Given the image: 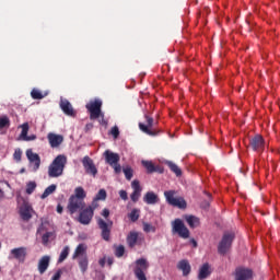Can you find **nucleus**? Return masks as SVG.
<instances>
[{
    "instance_id": "38",
    "label": "nucleus",
    "mask_w": 280,
    "mask_h": 280,
    "mask_svg": "<svg viewBox=\"0 0 280 280\" xmlns=\"http://www.w3.org/2000/svg\"><path fill=\"white\" fill-rule=\"evenodd\" d=\"M36 189V182H30L26 185V194L28 196H32V194H34V190Z\"/></svg>"
},
{
    "instance_id": "58",
    "label": "nucleus",
    "mask_w": 280,
    "mask_h": 280,
    "mask_svg": "<svg viewBox=\"0 0 280 280\" xmlns=\"http://www.w3.org/2000/svg\"><path fill=\"white\" fill-rule=\"evenodd\" d=\"M206 207H209V202H206Z\"/></svg>"
},
{
    "instance_id": "15",
    "label": "nucleus",
    "mask_w": 280,
    "mask_h": 280,
    "mask_svg": "<svg viewBox=\"0 0 280 280\" xmlns=\"http://www.w3.org/2000/svg\"><path fill=\"white\" fill-rule=\"evenodd\" d=\"M47 139L50 148H60V145H62V142L65 141V137H62V135H57L54 132H49L47 135Z\"/></svg>"
},
{
    "instance_id": "11",
    "label": "nucleus",
    "mask_w": 280,
    "mask_h": 280,
    "mask_svg": "<svg viewBox=\"0 0 280 280\" xmlns=\"http://www.w3.org/2000/svg\"><path fill=\"white\" fill-rule=\"evenodd\" d=\"M93 215H95L93 210L91 208L84 207L82 210H80L78 222L86 226L90 222H92Z\"/></svg>"
},
{
    "instance_id": "43",
    "label": "nucleus",
    "mask_w": 280,
    "mask_h": 280,
    "mask_svg": "<svg viewBox=\"0 0 280 280\" xmlns=\"http://www.w3.org/2000/svg\"><path fill=\"white\" fill-rule=\"evenodd\" d=\"M106 197H107L106 189H100L94 198L96 200H106Z\"/></svg>"
},
{
    "instance_id": "32",
    "label": "nucleus",
    "mask_w": 280,
    "mask_h": 280,
    "mask_svg": "<svg viewBox=\"0 0 280 280\" xmlns=\"http://www.w3.org/2000/svg\"><path fill=\"white\" fill-rule=\"evenodd\" d=\"M79 267L81 272H86V270H89V257L86 255L79 258Z\"/></svg>"
},
{
    "instance_id": "33",
    "label": "nucleus",
    "mask_w": 280,
    "mask_h": 280,
    "mask_svg": "<svg viewBox=\"0 0 280 280\" xmlns=\"http://www.w3.org/2000/svg\"><path fill=\"white\" fill-rule=\"evenodd\" d=\"M57 186L56 184H51L50 186H48L44 192L42 194L40 198L42 200H45V198H48V196H51V194H54V191H56Z\"/></svg>"
},
{
    "instance_id": "9",
    "label": "nucleus",
    "mask_w": 280,
    "mask_h": 280,
    "mask_svg": "<svg viewBox=\"0 0 280 280\" xmlns=\"http://www.w3.org/2000/svg\"><path fill=\"white\" fill-rule=\"evenodd\" d=\"M84 207H86V202L84 200L77 199L74 197L69 198L67 209L70 215H73V213H78V211H82Z\"/></svg>"
},
{
    "instance_id": "49",
    "label": "nucleus",
    "mask_w": 280,
    "mask_h": 280,
    "mask_svg": "<svg viewBox=\"0 0 280 280\" xmlns=\"http://www.w3.org/2000/svg\"><path fill=\"white\" fill-rule=\"evenodd\" d=\"M60 277H62V271H57V272L52 276L51 280H60Z\"/></svg>"
},
{
    "instance_id": "35",
    "label": "nucleus",
    "mask_w": 280,
    "mask_h": 280,
    "mask_svg": "<svg viewBox=\"0 0 280 280\" xmlns=\"http://www.w3.org/2000/svg\"><path fill=\"white\" fill-rule=\"evenodd\" d=\"M67 257H69V246H66L61 250L59 259H58V264H62V261H65V259H67Z\"/></svg>"
},
{
    "instance_id": "5",
    "label": "nucleus",
    "mask_w": 280,
    "mask_h": 280,
    "mask_svg": "<svg viewBox=\"0 0 280 280\" xmlns=\"http://www.w3.org/2000/svg\"><path fill=\"white\" fill-rule=\"evenodd\" d=\"M176 190H166L164 191V197L166 198V202L171 205V207H177L178 209H187V201L183 197H175Z\"/></svg>"
},
{
    "instance_id": "10",
    "label": "nucleus",
    "mask_w": 280,
    "mask_h": 280,
    "mask_svg": "<svg viewBox=\"0 0 280 280\" xmlns=\"http://www.w3.org/2000/svg\"><path fill=\"white\" fill-rule=\"evenodd\" d=\"M97 225H98V229H101V231H102L101 237L105 242H109L110 241V231L113 230V221L107 223L106 221H104V219H98Z\"/></svg>"
},
{
    "instance_id": "22",
    "label": "nucleus",
    "mask_w": 280,
    "mask_h": 280,
    "mask_svg": "<svg viewBox=\"0 0 280 280\" xmlns=\"http://www.w3.org/2000/svg\"><path fill=\"white\" fill-rule=\"evenodd\" d=\"M142 165L147 170V174H154V172H159V174H163V168L160 166H155L152 161L142 160Z\"/></svg>"
},
{
    "instance_id": "28",
    "label": "nucleus",
    "mask_w": 280,
    "mask_h": 280,
    "mask_svg": "<svg viewBox=\"0 0 280 280\" xmlns=\"http://www.w3.org/2000/svg\"><path fill=\"white\" fill-rule=\"evenodd\" d=\"M138 240H139V233L130 232L127 236V244L129 248H135V246H137Z\"/></svg>"
},
{
    "instance_id": "7",
    "label": "nucleus",
    "mask_w": 280,
    "mask_h": 280,
    "mask_svg": "<svg viewBox=\"0 0 280 280\" xmlns=\"http://www.w3.org/2000/svg\"><path fill=\"white\" fill-rule=\"evenodd\" d=\"M249 148L253 150V152L261 154L264 153V150H266V140L261 135H256L253 138H250Z\"/></svg>"
},
{
    "instance_id": "3",
    "label": "nucleus",
    "mask_w": 280,
    "mask_h": 280,
    "mask_svg": "<svg viewBox=\"0 0 280 280\" xmlns=\"http://www.w3.org/2000/svg\"><path fill=\"white\" fill-rule=\"evenodd\" d=\"M150 268V262L145 258H139L135 261L133 275L138 280H148L145 273Z\"/></svg>"
},
{
    "instance_id": "23",
    "label": "nucleus",
    "mask_w": 280,
    "mask_h": 280,
    "mask_svg": "<svg viewBox=\"0 0 280 280\" xmlns=\"http://www.w3.org/2000/svg\"><path fill=\"white\" fill-rule=\"evenodd\" d=\"M49 261H51V257L49 256H43L37 265V269L39 275H45L47 272V268H49Z\"/></svg>"
},
{
    "instance_id": "51",
    "label": "nucleus",
    "mask_w": 280,
    "mask_h": 280,
    "mask_svg": "<svg viewBox=\"0 0 280 280\" xmlns=\"http://www.w3.org/2000/svg\"><path fill=\"white\" fill-rule=\"evenodd\" d=\"M103 218H108V215H110V211L108 209H104L102 212Z\"/></svg>"
},
{
    "instance_id": "20",
    "label": "nucleus",
    "mask_w": 280,
    "mask_h": 280,
    "mask_svg": "<svg viewBox=\"0 0 280 280\" xmlns=\"http://www.w3.org/2000/svg\"><path fill=\"white\" fill-rule=\"evenodd\" d=\"M177 270L183 272V277H189L191 275V264L187 259H182L177 262Z\"/></svg>"
},
{
    "instance_id": "53",
    "label": "nucleus",
    "mask_w": 280,
    "mask_h": 280,
    "mask_svg": "<svg viewBox=\"0 0 280 280\" xmlns=\"http://www.w3.org/2000/svg\"><path fill=\"white\" fill-rule=\"evenodd\" d=\"M190 244H192L194 248L198 247V242H196L194 238L190 240Z\"/></svg>"
},
{
    "instance_id": "2",
    "label": "nucleus",
    "mask_w": 280,
    "mask_h": 280,
    "mask_svg": "<svg viewBox=\"0 0 280 280\" xmlns=\"http://www.w3.org/2000/svg\"><path fill=\"white\" fill-rule=\"evenodd\" d=\"M85 108L88 113H90V119L93 121L95 119H104V113H102V100L95 98L90 101L86 105Z\"/></svg>"
},
{
    "instance_id": "50",
    "label": "nucleus",
    "mask_w": 280,
    "mask_h": 280,
    "mask_svg": "<svg viewBox=\"0 0 280 280\" xmlns=\"http://www.w3.org/2000/svg\"><path fill=\"white\" fill-rule=\"evenodd\" d=\"M84 130L85 132H91V130H93V122L86 124Z\"/></svg>"
},
{
    "instance_id": "26",
    "label": "nucleus",
    "mask_w": 280,
    "mask_h": 280,
    "mask_svg": "<svg viewBox=\"0 0 280 280\" xmlns=\"http://www.w3.org/2000/svg\"><path fill=\"white\" fill-rule=\"evenodd\" d=\"M210 276H211V266L208 262H206L199 269L198 279L205 280Z\"/></svg>"
},
{
    "instance_id": "46",
    "label": "nucleus",
    "mask_w": 280,
    "mask_h": 280,
    "mask_svg": "<svg viewBox=\"0 0 280 280\" xmlns=\"http://www.w3.org/2000/svg\"><path fill=\"white\" fill-rule=\"evenodd\" d=\"M110 135L114 136V139H117L119 137V127L114 126L110 130Z\"/></svg>"
},
{
    "instance_id": "47",
    "label": "nucleus",
    "mask_w": 280,
    "mask_h": 280,
    "mask_svg": "<svg viewBox=\"0 0 280 280\" xmlns=\"http://www.w3.org/2000/svg\"><path fill=\"white\" fill-rule=\"evenodd\" d=\"M112 167L114 168L115 174H121V165L119 164V162L113 164Z\"/></svg>"
},
{
    "instance_id": "42",
    "label": "nucleus",
    "mask_w": 280,
    "mask_h": 280,
    "mask_svg": "<svg viewBox=\"0 0 280 280\" xmlns=\"http://www.w3.org/2000/svg\"><path fill=\"white\" fill-rule=\"evenodd\" d=\"M22 156H23V151H21V149H15L13 153L14 161H16V163H21Z\"/></svg>"
},
{
    "instance_id": "37",
    "label": "nucleus",
    "mask_w": 280,
    "mask_h": 280,
    "mask_svg": "<svg viewBox=\"0 0 280 280\" xmlns=\"http://www.w3.org/2000/svg\"><path fill=\"white\" fill-rule=\"evenodd\" d=\"M31 96H32L33 100H43V97H45L43 92H40L39 90H36V89L32 90Z\"/></svg>"
},
{
    "instance_id": "21",
    "label": "nucleus",
    "mask_w": 280,
    "mask_h": 280,
    "mask_svg": "<svg viewBox=\"0 0 280 280\" xmlns=\"http://www.w3.org/2000/svg\"><path fill=\"white\" fill-rule=\"evenodd\" d=\"M21 128H22V131L20 135V139H22V141H36V135L27 136V132H30L28 122H24L23 125H21Z\"/></svg>"
},
{
    "instance_id": "55",
    "label": "nucleus",
    "mask_w": 280,
    "mask_h": 280,
    "mask_svg": "<svg viewBox=\"0 0 280 280\" xmlns=\"http://www.w3.org/2000/svg\"><path fill=\"white\" fill-rule=\"evenodd\" d=\"M5 198V192L0 188V199Z\"/></svg>"
},
{
    "instance_id": "19",
    "label": "nucleus",
    "mask_w": 280,
    "mask_h": 280,
    "mask_svg": "<svg viewBox=\"0 0 280 280\" xmlns=\"http://www.w3.org/2000/svg\"><path fill=\"white\" fill-rule=\"evenodd\" d=\"M34 209L30 203H24L20 209V215L24 222H30L32 220V212Z\"/></svg>"
},
{
    "instance_id": "34",
    "label": "nucleus",
    "mask_w": 280,
    "mask_h": 280,
    "mask_svg": "<svg viewBox=\"0 0 280 280\" xmlns=\"http://www.w3.org/2000/svg\"><path fill=\"white\" fill-rule=\"evenodd\" d=\"M3 128H10V118L7 115L0 116V130Z\"/></svg>"
},
{
    "instance_id": "1",
    "label": "nucleus",
    "mask_w": 280,
    "mask_h": 280,
    "mask_svg": "<svg viewBox=\"0 0 280 280\" xmlns=\"http://www.w3.org/2000/svg\"><path fill=\"white\" fill-rule=\"evenodd\" d=\"M65 165H67V158L62 154L57 155L48 167V176L50 178H58V176H62Z\"/></svg>"
},
{
    "instance_id": "25",
    "label": "nucleus",
    "mask_w": 280,
    "mask_h": 280,
    "mask_svg": "<svg viewBox=\"0 0 280 280\" xmlns=\"http://www.w3.org/2000/svg\"><path fill=\"white\" fill-rule=\"evenodd\" d=\"M26 156L31 163H34V170H38L40 167V156L38 153H33L32 149L26 151Z\"/></svg>"
},
{
    "instance_id": "40",
    "label": "nucleus",
    "mask_w": 280,
    "mask_h": 280,
    "mask_svg": "<svg viewBox=\"0 0 280 280\" xmlns=\"http://www.w3.org/2000/svg\"><path fill=\"white\" fill-rule=\"evenodd\" d=\"M124 174L127 180H132L133 171L130 166H127L126 168H124Z\"/></svg>"
},
{
    "instance_id": "14",
    "label": "nucleus",
    "mask_w": 280,
    "mask_h": 280,
    "mask_svg": "<svg viewBox=\"0 0 280 280\" xmlns=\"http://www.w3.org/2000/svg\"><path fill=\"white\" fill-rule=\"evenodd\" d=\"M59 106L62 113H65V115L68 117H75V109H73V105H71V102H69L67 98L61 100Z\"/></svg>"
},
{
    "instance_id": "57",
    "label": "nucleus",
    "mask_w": 280,
    "mask_h": 280,
    "mask_svg": "<svg viewBox=\"0 0 280 280\" xmlns=\"http://www.w3.org/2000/svg\"><path fill=\"white\" fill-rule=\"evenodd\" d=\"M23 172H25V168H22V170H21V174H23Z\"/></svg>"
},
{
    "instance_id": "41",
    "label": "nucleus",
    "mask_w": 280,
    "mask_h": 280,
    "mask_svg": "<svg viewBox=\"0 0 280 280\" xmlns=\"http://www.w3.org/2000/svg\"><path fill=\"white\" fill-rule=\"evenodd\" d=\"M129 220H131V222H137V220H139V210L138 209L131 210V212L129 213Z\"/></svg>"
},
{
    "instance_id": "52",
    "label": "nucleus",
    "mask_w": 280,
    "mask_h": 280,
    "mask_svg": "<svg viewBox=\"0 0 280 280\" xmlns=\"http://www.w3.org/2000/svg\"><path fill=\"white\" fill-rule=\"evenodd\" d=\"M98 264L102 268H104V266H106V259L102 258L98 260Z\"/></svg>"
},
{
    "instance_id": "48",
    "label": "nucleus",
    "mask_w": 280,
    "mask_h": 280,
    "mask_svg": "<svg viewBox=\"0 0 280 280\" xmlns=\"http://www.w3.org/2000/svg\"><path fill=\"white\" fill-rule=\"evenodd\" d=\"M119 197L121 198V200H128V192L126 190H120Z\"/></svg>"
},
{
    "instance_id": "8",
    "label": "nucleus",
    "mask_w": 280,
    "mask_h": 280,
    "mask_svg": "<svg viewBox=\"0 0 280 280\" xmlns=\"http://www.w3.org/2000/svg\"><path fill=\"white\" fill-rule=\"evenodd\" d=\"M173 233H177L183 240H189V229L186 228L185 223L180 219H175L172 222Z\"/></svg>"
},
{
    "instance_id": "45",
    "label": "nucleus",
    "mask_w": 280,
    "mask_h": 280,
    "mask_svg": "<svg viewBox=\"0 0 280 280\" xmlns=\"http://www.w3.org/2000/svg\"><path fill=\"white\" fill-rule=\"evenodd\" d=\"M98 201H100L98 199L94 198L92 203L90 206H88L86 208L91 209L92 213H95V209H97V207H100Z\"/></svg>"
},
{
    "instance_id": "16",
    "label": "nucleus",
    "mask_w": 280,
    "mask_h": 280,
    "mask_svg": "<svg viewBox=\"0 0 280 280\" xmlns=\"http://www.w3.org/2000/svg\"><path fill=\"white\" fill-rule=\"evenodd\" d=\"M253 279V270L243 267L236 268L235 280H250Z\"/></svg>"
},
{
    "instance_id": "12",
    "label": "nucleus",
    "mask_w": 280,
    "mask_h": 280,
    "mask_svg": "<svg viewBox=\"0 0 280 280\" xmlns=\"http://www.w3.org/2000/svg\"><path fill=\"white\" fill-rule=\"evenodd\" d=\"M27 257V247H16L10 250L9 259H16L21 264L25 261Z\"/></svg>"
},
{
    "instance_id": "54",
    "label": "nucleus",
    "mask_w": 280,
    "mask_h": 280,
    "mask_svg": "<svg viewBox=\"0 0 280 280\" xmlns=\"http://www.w3.org/2000/svg\"><path fill=\"white\" fill-rule=\"evenodd\" d=\"M62 211H63L62 206H61V205H58V206H57V213H62Z\"/></svg>"
},
{
    "instance_id": "30",
    "label": "nucleus",
    "mask_w": 280,
    "mask_h": 280,
    "mask_svg": "<svg viewBox=\"0 0 280 280\" xmlns=\"http://www.w3.org/2000/svg\"><path fill=\"white\" fill-rule=\"evenodd\" d=\"M70 198H75L77 200H84V198H86V191H84V188L82 186H79L74 189V195H72Z\"/></svg>"
},
{
    "instance_id": "4",
    "label": "nucleus",
    "mask_w": 280,
    "mask_h": 280,
    "mask_svg": "<svg viewBox=\"0 0 280 280\" xmlns=\"http://www.w3.org/2000/svg\"><path fill=\"white\" fill-rule=\"evenodd\" d=\"M233 240H235V233L233 232H225L222 236L221 242L218 245V253L219 255H226L233 246Z\"/></svg>"
},
{
    "instance_id": "39",
    "label": "nucleus",
    "mask_w": 280,
    "mask_h": 280,
    "mask_svg": "<svg viewBox=\"0 0 280 280\" xmlns=\"http://www.w3.org/2000/svg\"><path fill=\"white\" fill-rule=\"evenodd\" d=\"M144 233H156V228L150 223H143Z\"/></svg>"
},
{
    "instance_id": "29",
    "label": "nucleus",
    "mask_w": 280,
    "mask_h": 280,
    "mask_svg": "<svg viewBox=\"0 0 280 280\" xmlns=\"http://www.w3.org/2000/svg\"><path fill=\"white\" fill-rule=\"evenodd\" d=\"M84 255H86V246L84 244H79L72 255V259L84 257Z\"/></svg>"
},
{
    "instance_id": "17",
    "label": "nucleus",
    "mask_w": 280,
    "mask_h": 280,
    "mask_svg": "<svg viewBox=\"0 0 280 280\" xmlns=\"http://www.w3.org/2000/svg\"><path fill=\"white\" fill-rule=\"evenodd\" d=\"M103 156L105 158L107 165H110V166L119 163L120 161L119 153L112 152L110 150H106L103 153Z\"/></svg>"
},
{
    "instance_id": "13",
    "label": "nucleus",
    "mask_w": 280,
    "mask_h": 280,
    "mask_svg": "<svg viewBox=\"0 0 280 280\" xmlns=\"http://www.w3.org/2000/svg\"><path fill=\"white\" fill-rule=\"evenodd\" d=\"M82 165L90 176H97V167L95 166L93 159H91L89 155H85L82 159Z\"/></svg>"
},
{
    "instance_id": "44",
    "label": "nucleus",
    "mask_w": 280,
    "mask_h": 280,
    "mask_svg": "<svg viewBox=\"0 0 280 280\" xmlns=\"http://www.w3.org/2000/svg\"><path fill=\"white\" fill-rule=\"evenodd\" d=\"M126 253V247H124V245H119L118 247H116L115 249V255L116 257H124V254Z\"/></svg>"
},
{
    "instance_id": "56",
    "label": "nucleus",
    "mask_w": 280,
    "mask_h": 280,
    "mask_svg": "<svg viewBox=\"0 0 280 280\" xmlns=\"http://www.w3.org/2000/svg\"><path fill=\"white\" fill-rule=\"evenodd\" d=\"M107 264H108V266H113V258H108Z\"/></svg>"
},
{
    "instance_id": "59",
    "label": "nucleus",
    "mask_w": 280,
    "mask_h": 280,
    "mask_svg": "<svg viewBox=\"0 0 280 280\" xmlns=\"http://www.w3.org/2000/svg\"><path fill=\"white\" fill-rule=\"evenodd\" d=\"M102 277V279H104V276H101Z\"/></svg>"
},
{
    "instance_id": "60",
    "label": "nucleus",
    "mask_w": 280,
    "mask_h": 280,
    "mask_svg": "<svg viewBox=\"0 0 280 280\" xmlns=\"http://www.w3.org/2000/svg\"><path fill=\"white\" fill-rule=\"evenodd\" d=\"M0 248H1V243H0Z\"/></svg>"
},
{
    "instance_id": "31",
    "label": "nucleus",
    "mask_w": 280,
    "mask_h": 280,
    "mask_svg": "<svg viewBox=\"0 0 280 280\" xmlns=\"http://www.w3.org/2000/svg\"><path fill=\"white\" fill-rule=\"evenodd\" d=\"M166 165L167 167H170L171 172L175 174V176H183V171L180 170V167H178V165H176V163L167 161Z\"/></svg>"
},
{
    "instance_id": "36",
    "label": "nucleus",
    "mask_w": 280,
    "mask_h": 280,
    "mask_svg": "<svg viewBox=\"0 0 280 280\" xmlns=\"http://www.w3.org/2000/svg\"><path fill=\"white\" fill-rule=\"evenodd\" d=\"M54 236H55L54 232H46L45 234H43L42 242L44 246H47V244H49V240H51V237Z\"/></svg>"
},
{
    "instance_id": "18",
    "label": "nucleus",
    "mask_w": 280,
    "mask_h": 280,
    "mask_svg": "<svg viewBox=\"0 0 280 280\" xmlns=\"http://www.w3.org/2000/svg\"><path fill=\"white\" fill-rule=\"evenodd\" d=\"M131 187L133 189L132 194L130 195V199L132 200V202H139V198H141V184L139 183L138 179H135L131 183Z\"/></svg>"
},
{
    "instance_id": "6",
    "label": "nucleus",
    "mask_w": 280,
    "mask_h": 280,
    "mask_svg": "<svg viewBox=\"0 0 280 280\" xmlns=\"http://www.w3.org/2000/svg\"><path fill=\"white\" fill-rule=\"evenodd\" d=\"M144 119L147 120V125L143 122H139V128L144 135H149L150 137H156L161 131L154 130V118L149 115H144Z\"/></svg>"
},
{
    "instance_id": "24",
    "label": "nucleus",
    "mask_w": 280,
    "mask_h": 280,
    "mask_svg": "<svg viewBox=\"0 0 280 280\" xmlns=\"http://www.w3.org/2000/svg\"><path fill=\"white\" fill-rule=\"evenodd\" d=\"M184 220H185V222H187V224L190 229H198V226H200V218H198L194 214L184 215Z\"/></svg>"
},
{
    "instance_id": "27",
    "label": "nucleus",
    "mask_w": 280,
    "mask_h": 280,
    "mask_svg": "<svg viewBox=\"0 0 280 280\" xmlns=\"http://www.w3.org/2000/svg\"><path fill=\"white\" fill-rule=\"evenodd\" d=\"M143 202L147 205H156L159 202V195L154 191H148L143 197Z\"/></svg>"
}]
</instances>
